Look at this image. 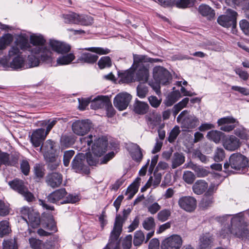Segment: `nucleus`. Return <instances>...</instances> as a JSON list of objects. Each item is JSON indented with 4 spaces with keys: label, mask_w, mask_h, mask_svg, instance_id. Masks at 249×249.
Listing matches in <instances>:
<instances>
[{
    "label": "nucleus",
    "mask_w": 249,
    "mask_h": 249,
    "mask_svg": "<svg viewBox=\"0 0 249 249\" xmlns=\"http://www.w3.org/2000/svg\"><path fill=\"white\" fill-rule=\"evenodd\" d=\"M46 40L41 36L31 35L30 36L31 46L26 36L20 35L18 36L15 43L19 47L21 50L28 51L31 53L38 54L41 52V58L44 61H50L51 59V51L44 46Z\"/></svg>",
    "instance_id": "f257e3e1"
},
{
    "label": "nucleus",
    "mask_w": 249,
    "mask_h": 249,
    "mask_svg": "<svg viewBox=\"0 0 249 249\" xmlns=\"http://www.w3.org/2000/svg\"><path fill=\"white\" fill-rule=\"evenodd\" d=\"M88 146L91 145V151L93 154L97 157H101L107 151L108 141L104 138L97 137L89 135L83 139Z\"/></svg>",
    "instance_id": "f03ea898"
},
{
    "label": "nucleus",
    "mask_w": 249,
    "mask_h": 249,
    "mask_svg": "<svg viewBox=\"0 0 249 249\" xmlns=\"http://www.w3.org/2000/svg\"><path fill=\"white\" fill-rule=\"evenodd\" d=\"M231 232L238 238L246 239L249 238V230L247 224L240 214L234 216L231 220Z\"/></svg>",
    "instance_id": "7ed1b4c3"
},
{
    "label": "nucleus",
    "mask_w": 249,
    "mask_h": 249,
    "mask_svg": "<svg viewBox=\"0 0 249 249\" xmlns=\"http://www.w3.org/2000/svg\"><path fill=\"white\" fill-rule=\"evenodd\" d=\"M177 121L181 127L185 130L196 127L198 123V119L193 114L186 110L182 111L177 117Z\"/></svg>",
    "instance_id": "20e7f679"
},
{
    "label": "nucleus",
    "mask_w": 249,
    "mask_h": 249,
    "mask_svg": "<svg viewBox=\"0 0 249 249\" xmlns=\"http://www.w3.org/2000/svg\"><path fill=\"white\" fill-rule=\"evenodd\" d=\"M136 54H133V64L132 67L136 71L135 80L140 83H146L149 77L148 66L144 62L136 61Z\"/></svg>",
    "instance_id": "39448f33"
},
{
    "label": "nucleus",
    "mask_w": 249,
    "mask_h": 249,
    "mask_svg": "<svg viewBox=\"0 0 249 249\" xmlns=\"http://www.w3.org/2000/svg\"><path fill=\"white\" fill-rule=\"evenodd\" d=\"M226 15L218 17L217 21L220 25L228 28L232 27L233 29L236 26V18L237 13L235 11L229 9L227 10Z\"/></svg>",
    "instance_id": "423d86ee"
},
{
    "label": "nucleus",
    "mask_w": 249,
    "mask_h": 249,
    "mask_svg": "<svg viewBox=\"0 0 249 249\" xmlns=\"http://www.w3.org/2000/svg\"><path fill=\"white\" fill-rule=\"evenodd\" d=\"M153 77L155 80L163 85H167L172 80V75L169 71L161 66H156L153 69Z\"/></svg>",
    "instance_id": "0eeeda50"
},
{
    "label": "nucleus",
    "mask_w": 249,
    "mask_h": 249,
    "mask_svg": "<svg viewBox=\"0 0 249 249\" xmlns=\"http://www.w3.org/2000/svg\"><path fill=\"white\" fill-rule=\"evenodd\" d=\"M229 161L231 168L236 170H243L249 166L248 158L240 153H233L229 158Z\"/></svg>",
    "instance_id": "6e6552de"
},
{
    "label": "nucleus",
    "mask_w": 249,
    "mask_h": 249,
    "mask_svg": "<svg viewBox=\"0 0 249 249\" xmlns=\"http://www.w3.org/2000/svg\"><path fill=\"white\" fill-rule=\"evenodd\" d=\"M92 127V123L89 120H78L73 122L71 128L74 134L84 136L87 134Z\"/></svg>",
    "instance_id": "1a4fd4ad"
},
{
    "label": "nucleus",
    "mask_w": 249,
    "mask_h": 249,
    "mask_svg": "<svg viewBox=\"0 0 249 249\" xmlns=\"http://www.w3.org/2000/svg\"><path fill=\"white\" fill-rule=\"evenodd\" d=\"M238 124V121L231 116L221 118L217 121L218 125L221 126L220 129L227 132L233 130Z\"/></svg>",
    "instance_id": "9d476101"
},
{
    "label": "nucleus",
    "mask_w": 249,
    "mask_h": 249,
    "mask_svg": "<svg viewBox=\"0 0 249 249\" xmlns=\"http://www.w3.org/2000/svg\"><path fill=\"white\" fill-rule=\"evenodd\" d=\"M131 100V96L127 93H120L113 100L114 106L120 111L125 109Z\"/></svg>",
    "instance_id": "9b49d317"
},
{
    "label": "nucleus",
    "mask_w": 249,
    "mask_h": 249,
    "mask_svg": "<svg viewBox=\"0 0 249 249\" xmlns=\"http://www.w3.org/2000/svg\"><path fill=\"white\" fill-rule=\"evenodd\" d=\"M182 245L181 237L177 234L166 238L162 243L161 249H179Z\"/></svg>",
    "instance_id": "f8f14e48"
},
{
    "label": "nucleus",
    "mask_w": 249,
    "mask_h": 249,
    "mask_svg": "<svg viewBox=\"0 0 249 249\" xmlns=\"http://www.w3.org/2000/svg\"><path fill=\"white\" fill-rule=\"evenodd\" d=\"M131 212L130 209H124L123 212V216L120 214H117L115 218V220L113 228L111 232L120 236L122 231L124 223L127 219L128 215Z\"/></svg>",
    "instance_id": "ddd939ff"
},
{
    "label": "nucleus",
    "mask_w": 249,
    "mask_h": 249,
    "mask_svg": "<svg viewBox=\"0 0 249 249\" xmlns=\"http://www.w3.org/2000/svg\"><path fill=\"white\" fill-rule=\"evenodd\" d=\"M224 147L230 151L237 150L241 145L240 140L233 135H225L222 141Z\"/></svg>",
    "instance_id": "4468645a"
},
{
    "label": "nucleus",
    "mask_w": 249,
    "mask_h": 249,
    "mask_svg": "<svg viewBox=\"0 0 249 249\" xmlns=\"http://www.w3.org/2000/svg\"><path fill=\"white\" fill-rule=\"evenodd\" d=\"M179 207L188 212L193 211L196 207V201L191 196H183L178 201Z\"/></svg>",
    "instance_id": "2eb2a0df"
},
{
    "label": "nucleus",
    "mask_w": 249,
    "mask_h": 249,
    "mask_svg": "<svg viewBox=\"0 0 249 249\" xmlns=\"http://www.w3.org/2000/svg\"><path fill=\"white\" fill-rule=\"evenodd\" d=\"M208 173H209V172H197L196 176L197 177L199 178L204 177L207 176ZM210 173H211L212 177L217 180V182L218 183L217 185H215V184H212L205 193L213 196L214 192L217 189V186L223 180L225 177L222 176L217 172H210Z\"/></svg>",
    "instance_id": "dca6fc26"
},
{
    "label": "nucleus",
    "mask_w": 249,
    "mask_h": 249,
    "mask_svg": "<svg viewBox=\"0 0 249 249\" xmlns=\"http://www.w3.org/2000/svg\"><path fill=\"white\" fill-rule=\"evenodd\" d=\"M48 135L46 134L45 129L38 128L34 130L30 136V141L35 147H39L45 140Z\"/></svg>",
    "instance_id": "f3484780"
},
{
    "label": "nucleus",
    "mask_w": 249,
    "mask_h": 249,
    "mask_svg": "<svg viewBox=\"0 0 249 249\" xmlns=\"http://www.w3.org/2000/svg\"><path fill=\"white\" fill-rule=\"evenodd\" d=\"M63 177L59 172H51L46 177V183L52 188L59 187L62 184Z\"/></svg>",
    "instance_id": "a211bd4d"
},
{
    "label": "nucleus",
    "mask_w": 249,
    "mask_h": 249,
    "mask_svg": "<svg viewBox=\"0 0 249 249\" xmlns=\"http://www.w3.org/2000/svg\"><path fill=\"white\" fill-rule=\"evenodd\" d=\"M127 149L133 160L137 162L142 160L143 157L142 149L139 145L135 143H129L127 145Z\"/></svg>",
    "instance_id": "6ab92c4d"
},
{
    "label": "nucleus",
    "mask_w": 249,
    "mask_h": 249,
    "mask_svg": "<svg viewBox=\"0 0 249 249\" xmlns=\"http://www.w3.org/2000/svg\"><path fill=\"white\" fill-rule=\"evenodd\" d=\"M50 46L53 50L59 53H66L71 50V46L69 44L57 40H50Z\"/></svg>",
    "instance_id": "aec40b11"
},
{
    "label": "nucleus",
    "mask_w": 249,
    "mask_h": 249,
    "mask_svg": "<svg viewBox=\"0 0 249 249\" xmlns=\"http://www.w3.org/2000/svg\"><path fill=\"white\" fill-rule=\"evenodd\" d=\"M85 154L79 153L75 155L71 162L72 168L79 171H86L85 170Z\"/></svg>",
    "instance_id": "412c9836"
},
{
    "label": "nucleus",
    "mask_w": 249,
    "mask_h": 249,
    "mask_svg": "<svg viewBox=\"0 0 249 249\" xmlns=\"http://www.w3.org/2000/svg\"><path fill=\"white\" fill-rule=\"evenodd\" d=\"M67 193L64 188L58 189L51 194L47 197L48 202L56 203L62 200L66 196Z\"/></svg>",
    "instance_id": "4be33fe9"
},
{
    "label": "nucleus",
    "mask_w": 249,
    "mask_h": 249,
    "mask_svg": "<svg viewBox=\"0 0 249 249\" xmlns=\"http://www.w3.org/2000/svg\"><path fill=\"white\" fill-rule=\"evenodd\" d=\"M98 59V56L96 54L85 52L81 53L78 57L77 61L83 63L93 64L97 61Z\"/></svg>",
    "instance_id": "5701e85b"
},
{
    "label": "nucleus",
    "mask_w": 249,
    "mask_h": 249,
    "mask_svg": "<svg viewBox=\"0 0 249 249\" xmlns=\"http://www.w3.org/2000/svg\"><path fill=\"white\" fill-rule=\"evenodd\" d=\"M109 99L107 96H98L91 102L90 107L95 110L104 107Z\"/></svg>",
    "instance_id": "b1692460"
},
{
    "label": "nucleus",
    "mask_w": 249,
    "mask_h": 249,
    "mask_svg": "<svg viewBox=\"0 0 249 249\" xmlns=\"http://www.w3.org/2000/svg\"><path fill=\"white\" fill-rule=\"evenodd\" d=\"M54 144V142L50 139L47 140L44 143L42 142L40 149L44 151L45 158L49 157L50 155H55Z\"/></svg>",
    "instance_id": "393cba45"
},
{
    "label": "nucleus",
    "mask_w": 249,
    "mask_h": 249,
    "mask_svg": "<svg viewBox=\"0 0 249 249\" xmlns=\"http://www.w3.org/2000/svg\"><path fill=\"white\" fill-rule=\"evenodd\" d=\"M41 53L40 52L39 53L35 54V53H31V55L28 56V61L29 64L30 65V67H34L38 66L40 63V60H41L43 62H44L47 63H51L52 61V52L51 51V59L50 61H44L41 58Z\"/></svg>",
    "instance_id": "a878e982"
},
{
    "label": "nucleus",
    "mask_w": 249,
    "mask_h": 249,
    "mask_svg": "<svg viewBox=\"0 0 249 249\" xmlns=\"http://www.w3.org/2000/svg\"><path fill=\"white\" fill-rule=\"evenodd\" d=\"M26 211H28V222L30 226L33 228H36L40 224V217L39 213L30 211L29 209H25Z\"/></svg>",
    "instance_id": "bb28decb"
},
{
    "label": "nucleus",
    "mask_w": 249,
    "mask_h": 249,
    "mask_svg": "<svg viewBox=\"0 0 249 249\" xmlns=\"http://www.w3.org/2000/svg\"><path fill=\"white\" fill-rule=\"evenodd\" d=\"M198 11L202 16L209 20L213 19L215 16L214 11L206 4H201L198 7Z\"/></svg>",
    "instance_id": "cd10ccee"
},
{
    "label": "nucleus",
    "mask_w": 249,
    "mask_h": 249,
    "mask_svg": "<svg viewBox=\"0 0 249 249\" xmlns=\"http://www.w3.org/2000/svg\"><path fill=\"white\" fill-rule=\"evenodd\" d=\"M225 134L218 130H211L207 133V138L215 143H219L221 139H224Z\"/></svg>",
    "instance_id": "c85d7f7f"
},
{
    "label": "nucleus",
    "mask_w": 249,
    "mask_h": 249,
    "mask_svg": "<svg viewBox=\"0 0 249 249\" xmlns=\"http://www.w3.org/2000/svg\"><path fill=\"white\" fill-rule=\"evenodd\" d=\"M133 111L138 114L143 115L145 114L148 109V105L143 102L136 100L133 105Z\"/></svg>",
    "instance_id": "c756f323"
},
{
    "label": "nucleus",
    "mask_w": 249,
    "mask_h": 249,
    "mask_svg": "<svg viewBox=\"0 0 249 249\" xmlns=\"http://www.w3.org/2000/svg\"><path fill=\"white\" fill-rule=\"evenodd\" d=\"M119 77L123 83H129L132 82L134 80V74L133 71L128 70L122 72H119Z\"/></svg>",
    "instance_id": "7c9ffc66"
},
{
    "label": "nucleus",
    "mask_w": 249,
    "mask_h": 249,
    "mask_svg": "<svg viewBox=\"0 0 249 249\" xmlns=\"http://www.w3.org/2000/svg\"><path fill=\"white\" fill-rule=\"evenodd\" d=\"M185 157L181 153L175 152L174 153L172 159V167L175 169L184 163Z\"/></svg>",
    "instance_id": "2f4dec72"
},
{
    "label": "nucleus",
    "mask_w": 249,
    "mask_h": 249,
    "mask_svg": "<svg viewBox=\"0 0 249 249\" xmlns=\"http://www.w3.org/2000/svg\"><path fill=\"white\" fill-rule=\"evenodd\" d=\"M119 236L111 232L108 243L103 249H117L119 244Z\"/></svg>",
    "instance_id": "473e14b6"
},
{
    "label": "nucleus",
    "mask_w": 249,
    "mask_h": 249,
    "mask_svg": "<svg viewBox=\"0 0 249 249\" xmlns=\"http://www.w3.org/2000/svg\"><path fill=\"white\" fill-rule=\"evenodd\" d=\"M10 187L19 194L24 192V190L27 188L25 186L23 182L19 179H15L8 183Z\"/></svg>",
    "instance_id": "72a5a7b5"
},
{
    "label": "nucleus",
    "mask_w": 249,
    "mask_h": 249,
    "mask_svg": "<svg viewBox=\"0 0 249 249\" xmlns=\"http://www.w3.org/2000/svg\"><path fill=\"white\" fill-rule=\"evenodd\" d=\"M207 188V183L203 180L197 181L193 186L194 192L197 195L202 194Z\"/></svg>",
    "instance_id": "f704fd0d"
},
{
    "label": "nucleus",
    "mask_w": 249,
    "mask_h": 249,
    "mask_svg": "<svg viewBox=\"0 0 249 249\" xmlns=\"http://www.w3.org/2000/svg\"><path fill=\"white\" fill-rule=\"evenodd\" d=\"M74 137L72 135H64L60 138V144L62 148H68L75 142Z\"/></svg>",
    "instance_id": "c9c22d12"
},
{
    "label": "nucleus",
    "mask_w": 249,
    "mask_h": 249,
    "mask_svg": "<svg viewBox=\"0 0 249 249\" xmlns=\"http://www.w3.org/2000/svg\"><path fill=\"white\" fill-rule=\"evenodd\" d=\"M213 243L212 237L205 235L200 238L199 247L200 249H210Z\"/></svg>",
    "instance_id": "e433bc0d"
},
{
    "label": "nucleus",
    "mask_w": 249,
    "mask_h": 249,
    "mask_svg": "<svg viewBox=\"0 0 249 249\" xmlns=\"http://www.w3.org/2000/svg\"><path fill=\"white\" fill-rule=\"evenodd\" d=\"M135 57L136 62H140L143 61L145 64L147 63H155L162 62V60L161 59L150 58L145 55L136 54Z\"/></svg>",
    "instance_id": "4c0bfd02"
},
{
    "label": "nucleus",
    "mask_w": 249,
    "mask_h": 249,
    "mask_svg": "<svg viewBox=\"0 0 249 249\" xmlns=\"http://www.w3.org/2000/svg\"><path fill=\"white\" fill-rule=\"evenodd\" d=\"M153 176H151L146 184L147 187H149L152 184L155 187L157 186L160 182L161 174L160 172H153Z\"/></svg>",
    "instance_id": "58836bf2"
},
{
    "label": "nucleus",
    "mask_w": 249,
    "mask_h": 249,
    "mask_svg": "<svg viewBox=\"0 0 249 249\" xmlns=\"http://www.w3.org/2000/svg\"><path fill=\"white\" fill-rule=\"evenodd\" d=\"M181 97V95L179 90H175L172 92L168 96L166 103V106H171Z\"/></svg>",
    "instance_id": "ea45409f"
},
{
    "label": "nucleus",
    "mask_w": 249,
    "mask_h": 249,
    "mask_svg": "<svg viewBox=\"0 0 249 249\" xmlns=\"http://www.w3.org/2000/svg\"><path fill=\"white\" fill-rule=\"evenodd\" d=\"M74 58V55L72 53H70L59 57L57 59V64L60 65H68L71 63Z\"/></svg>",
    "instance_id": "a19ab883"
},
{
    "label": "nucleus",
    "mask_w": 249,
    "mask_h": 249,
    "mask_svg": "<svg viewBox=\"0 0 249 249\" xmlns=\"http://www.w3.org/2000/svg\"><path fill=\"white\" fill-rule=\"evenodd\" d=\"M11 231L9 222L7 220H3L0 222V237L9 234Z\"/></svg>",
    "instance_id": "79ce46f5"
},
{
    "label": "nucleus",
    "mask_w": 249,
    "mask_h": 249,
    "mask_svg": "<svg viewBox=\"0 0 249 249\" xmlns=\"http://www.w3.org/2000/svg\"><path fill=\"white\" fill-rule=\"evenodd\" d=\"M24 65V58L19 56H17L10 63V67L13 69H19L23 68Z\"/></svg>",
    "instance_id": "37998d69"
},
{
    "label": "nucleus",
    "mask_w": 249,
    "mask_h": 249,
    "mask_svg": "<svg viewBox=\"0 0 249 249\" xmlns=\"http://www.w3.org/2000/svg\"><path fill=\"white\" fill-rule=\"evenodd\" d=\"M48 162V169L53 171L55 170L59 165V162L56 160V157L55 155H50L49 157L45 158Z\"/></svg>",
    "instance_id": "c03bdc74"
},
{
    "label": "nucleus",
    "mask_w": 249,
    "mask_h": 249,
    "mask_svg": "<svg viewBox=\"0 0 249 249\" xmlns=\"http://www.w3.org/2000/svg\"><path fill=\"white\" fill-rule=\"evenodd\" d=\"M213 202V198L212 196L205 194L202 198L200 206L203 208H207L211 206Z\"/></svg>",
    "instance_id": "a18cd8bd"
},
{
    "label": "nucleus",
    "mask_w": 249,
    "mask_h": 249,
    "mask_svg": "<svg viewBox=\"0 0 249 249\" xmlns=\"http://www.w3.org/2000/svg\"><path fill=\"white\" fill-rule=\"evenodd\" d=\"M77 24H81L84 26L91 25L93 23V18L87 15H78Z\"/></svg>",
    "instance_id": "49530a36"
},
{
    "label": "nucleus",
    "mask_w": 249,
    "mask_h": 249,
    "mask_svg": "<svg viewBox=\"0 0 249 249\" xmlns=\"http://www.w3.org/2000/svg\"><path fill=\"white\" fill-rule=\"evenodd\" d=\"M63 17L65 23L77 24L78 14L73 12H70L67 14H64Z\"/></svg>",
    "instance_id": "de8ad7c7"
},
{
    "label": "nucleus",
    "mask_w": 249,
    "mask_h": 249,
    "mask_svg": "<svg viewBox=\"0 0 249 249\" xmlns=\"http://www.w3.org/2000/svg\"><path fill=\"white\" fill-rule=\"evenodd\" d=\"M143 228L147 230H154L156 224L153 217H149L145 218L142 223Z\"/></svg>",
    "instance_id": "09e8293b"
},
{
    "label": "nucleus",
    "mask_w": 249,
    "mask_h": 249,
    "mask_svg": "<svg viewBox=\"0 0 249 249\" xmlns=\"http://www.w3.org/2000/svg\"><path fill=\"white\" fill-rule=\"evenodd\" d=\"M98 65L100 69L109 68L112 65L110 58L109 56H103L99 60Z\"/></svg>",
    "instance_id": "8fccbe9b"
},
{
    "label": "nucleus",
    "mask_w": 249,
    "mask_h": 249,
    "mask_svg": "<svg viewBox=\"0 0 249 249\" xmlns=\"http://www.w3.org/2000/svg\"><path fill=\"white\" fill-rule=\"evenodd\" d=\"M83 50L89 51L93 53H96L99 55L107 54L110 52V50L107 48L102 47H89L85 48Z\"/></svg>",
    "instance_id": "3c124183"
},
{
    "label": "nucleus",
    "mask_w": 249,
    "mask_h": 249,
    "mask_svg": "<svg viewBox=\"0 0 249 249\" xmlns=\"http://www.w3.org/2000/svg\"><path fill=\"white\" fill-rule=\"evenodd\" d=\"M144 240V235L142 231H137L135 232L133 244L135 246L141 245Z\"/></svg>",
    "instance_id": "603ef678"
},
{
    "label": "nucleus",
    "mask_w": 249,
    "mask_h": 249,
    "mask_svg": "<svg viewBox=\"0 0 249 249\" xmlns=\"http://www.w3.org/2000/svg\"><path fill=\"white\" fill-rule=\"evenodd\" d=\"M180 130L178 125L174 126L169 133L168 137V141L170 143H173L175 142L178 135L179 134Z\"/></svg>",
    "instance_id": "864d4df0"
},
{
    "label": "nucleus",
    "mask_w": 249,
    "mask_h": 249,
    "mask_svg": "<svg viewBox=\"0 0 249 249\" xmlns=\"http://www.w3.org/2000/svg\"><path fill=\"white\" fill-rule=\"evenodd\" d=\"M12 41L11 35L7 34L0 38V50L4 49Z\"/></svg>",
    "instance_id": "5fc2aeb1"
},
{
    "label": "nucleus",
    "mask_w": 249,
    "mask_h": 249,
    "mask_svg": "<svg viewBox=\"0 0 249 249\" xmlns=\"http://www.w3.org/2000/svg\"><path fill=\"white\" fill-rule=\"evenodd\" d=\"M171 214V211L167 209L160 211L157 214L158 219L161 222H164L168 219Z\"/></svg>",
    "instance_id": "6e6d98bb"
},
{
    "label": "nucleus",
    "mask_w": 249,
    "mask_h": 249,
    "mask_svg": "<svg viewBox=\"0 0 249 249\" xmlns=\"http://www.w3.org/2000/svg\"><path fill=\"white\" fill-rule=\"evenodd\" d=\"M225 151L222 148H217L213 156V160L216 162L223 160L225 158Z\"/></svg>",
    "instance_id": "4d7b16f0"
},
{
    "label": "nucleus",
    "mask_w": 249,
    "mask_h": 249,
    "mask_svg": "<svg viewBox=\"0 0 249 249\" xmlns=\"http://www.w3.org/2000/svg\"><path fill=\"white\" fill-rule=\"evenodd\" d=\"M45 228L46 229L53 231V232H55L57 231L56 225L53 216H50V218L46 223Z\"/></svg>",
    "instance_id": "13d9d810"
},
{
    "label": "nucleus",
    "mask_w": 249,
    "mask_h": 249,
    "mask_svg": "<svg viewBox=\"0 0 249 249\" xmlns=\"http://www.w3.org/2000/svg\"><path fill=\"white\" fill-rule=\"evenodd\" d=\"M148 91V88L144 85L140 84L137 87V95L141 98H144Z\"/></svg>",
    "instance_id": "bf43d9fd"
},
{
    "label": "nucleus",
    "mask_w": 249,
    "mask_h": 249,
    "mask_svg": "<svg viewBox=\"0 0 249 249\" xmlns=\"http://www.w3.org/2000/svg\"><path fill=\"white\" fill-rule=\"evenodd\" d=\"M234 134L235 136L242 140H247L249 138V136L243 127L236 128L234 130Z\"/></svg>",
    "instance_id": "052dcab7"
},
{
    "label": "nucleus",
    "mask_w": 249,
    "mask_h": 249,
    "mask_svg": "<svg viewBox=\"0 0 249 249\" xmlns=\"http://www.w3.org/2000/svg\"><path fill=\"white\" fill-rule=\"evenodd\" d=\"M29 243L33 249H42L43 243L39 239L31 238L29 239Z\"/></svg>",
    "instance_id": "680f3d73"
},
{
    "label": "nucleus",
    "mask_w": 249,
    "mask_h": 249,
    "mask_svg": "<svg viewBox=\"0 0 249 249\" xmlns=\"http://www.w3.org/2000/svg\"><path fill=\"white\" fill-rule=\"evenodd\" d=\"M74 151L69 150L64 152L63 156V163L65 166H68L69 165L70 161L71 158L74 154Z\"/></svg>",
    "instance_id": "e2e57ef3"
},
{
    "label": "nucleus",
    "mask_w": 249,
    "mask_h": 249,
    "mask_svg": "<svg viewBox=\"0 0 249 249\" xmlns=\"http://www.w3.org/2000/svg\"><path fill=\"white\" fill-rule=\"evenodd\" d=\"M2 245L3 249H17L16 242L13 239L4 240Z\"/></svg>",
    "instance_id": "0e129e2a"
},
{
    "label": "nucleus",
    "mask_w": 249,
    "mask_h": 249,
    "mask_svg": "<svg viewBox=\"0 0 249 249\" xmlns=\"http://www.w3.org/2000/svg\"><path fill=\"white\" fill-rule=\"evenodd\" d=\"M234 71L235 73L243 80L247 81L249 79V74L247 71H244L240 68H235Z\"/></svg>",
    "instance_id": "69168bd1"
},
{
    "label": "nucleus",
    "mask_w": 249,
    "mask_h": 249,
    "mask_svg": "<svg viewBox=\"0 0 249 249\" xmlns=\"http://www.w3.org/2000/svg\"><path fill=\"white\" fill-rule=\"evenodd\" d=\"M85 154L87 162L89 166H96L99 164L97 158L94 157L90 153H86Z\"/></svg>",
    "instance_id": "338daca9"
},
{
    "label": "nucleus",
    "mask_w": 249,
    "mask_h": 249,
    "mask_svg": "<svg viewBox=\"0 0 249 249\" xmlns=\"http://www.w3.org/2000/svg\"><path fill=\"white\" fill-rule=\"evenodd\" d=\"M241 30L247 36H249V22L246 19H242L239 22Z\"/></svg>",
    "instance_id": "774afa93"
}]
</instances>
